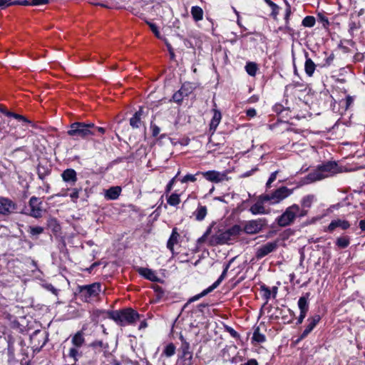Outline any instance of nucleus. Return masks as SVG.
I'll return each mask as SVG.
<instances>
[{
  "mask_svg": "<svg viewBox=\"0 0 365 365\" xmlns=\"http://www.w3.org/2000/svg\"><path fill=\"white\" fill-rule=\"evenodd\" d=\"M307 215V211L300 210V206L293 204L286 208L284 212L276 219L277 224L282 227L292 225L297 218H302Z\"/></svg>",
  "mask_w": 365,
  "mask_h": 365,
  "instance_id": "1",
  "label": "nucleus"
},
{
  "mask_svg": "<svg viewBox=\"0 0 365 365\" xmlns=\"http://www.w3.org/2000/svg\"><path fill=\"white\" fill-rule=\"evenodd\" d=\"M77 289L79 299L87 303H93L99 301L100 293L102 291L101 284L99 282L78 286Z\"/></svg>",
  "mask_w": 365,
  "mask_h": 365,
  "instance_id": "2",
  "label": "nucleus"
},
{
  "mask_svg": "<svg viewBox=\"0 0 365 365\" xmlns=\"http://www.w3.org/2000/svg\"><path fill=\"white\" fill-rule=\"evenodd\" d=\"M338 165L335 162H327L317 168V170L310 172L307 175V180L311 182L320 180L339 173Z\"/></svg>",
  "mask_w": 365,
  "mask_h": 365,
  "instance_id": "3",
  "label": "nucleus"
},
{
  "mask_svg": "<svg viewBox=\"0 0 365 365\" xmlns=\"http://www.w3.org/2000/svg\"><path fill=\"white\" fill-rule=\"evenodd\" d=\"M110 318L120 326H127L135 324L139 319L140 315L133 309L127 308L113 312Z\"/></svg>",
  "mask_w": 365,
  "mask_h": 365,
  "instance_id": "4",
  "label": "nucleus"
},
{
  "mask_svg": "<svg viewBox=\"0 0 365 365\" xmlns=\"http://www.w3.org/2000/svg\"><path fill=\"white\" fill-rule=\"evenodd\" d=\"M93 127V123H91L75 122L70 125V129L67 131V133L75 140L87 139L94 134L92 131Z\"/></svg>",
  "mask_w": 365,
  "mask_h": 365,
  "instance_id": "5",
  "label": "nucleus"
},
{
  "mask_svg": "<svg viewBox=\"0 0 365 365\" xmlns=\"http://www.w3.org/2000/svg\"><path fill=\"white\" fill-rule=\"evenodd\" d=\"M292 193V190L282 186L271 193L262 195V199L264 201L269 202L271 204H277L289 197Z\"/></svg>",
  "mask_w": 365,
  "mask_h": 365,
  "instance_id": "6",
  "label": "nucleus"
},
{
  "mask_svg": "<svg viewBox=\"0 0 365 365\" xmlns=\"http://www.w3.org/2000/svg\"><path fill=\"white\" fill-rule=\"evenodd\" d=\"M232 261H233V259H232L227 264H226L225 265L224 269H223L221 275L220 276V277L217 279V280L216 282H215L208 288L203 290L201 293L196 294V295L192 297L191 298H190L187 302V304L200 299L201 297L207 295L210 292H212L215 289H216L220 284V283L222 282V280L226 277L228 269L230 268V264Z\"/></svg>",
  "mask_w": 365,
  "mask_h": 365,
  "instance_id": "7",
  "label": "nucleus"
},
{
  "mask_svg": "<svg viewBox=\"0 0 365 365\" xmlns=\"http://www.w3.org/2000/svg\"><path fill=\"white\" fill-rule=\"evenodd\" d=\"M213 116L211 119L210 123V131L211 132L210 137L209 138V141L207 143V146L209 148H213L214 150H216L215 147H220L221 145H223V143H215L212 139V135L215 132L219 123L221 121L222 119V114L220 111H219L217 109H213Z\"/></svg>",
  "mask_w": 365,
  "mask_h": 365,
  "instance_id": "8",
  "label": "nucleus"
},
{
  "mask_svg": "<svg viewBox=\"0 0 365 365\" xmlns=\"http://www.w3.org/2000/svg\"><path fill=\"white\" fill-rule=\"evenodd\" d=\"M266 226V219L258 218L245 222L242 231L248 235H255L260 232Z\"/></svg>",
  "mask_w": 365,
  "mask_h": 365,
  "instance_id": "9",
  "label": "nucleus"
},
{
  "mask_svg": "<svg viewBox=\"0 0 365 365\" xmlns=\"http://www.w3.org/2000/svg\"><path fill=\"white\" fill-rule=\"evenodd\" d=\"M228 170L220 172L217 170H208L206 172H197V175H201L207 180L214 182L220 183L223 181H228L230 178L227 176Z\"/></svg>",
  "mask_w": 365,
  "mask_h": 365,
  "instance_id": "10",
  "label": "nucleus"
},
{
  "mask_svg": "<svg viewBox=\"0 0 365 365\" xmlns=\"http://www.w3.org/2000/svg\"><path fill=\"white\" fill-rule=\"evenodd\" d=\"M278 246L279 245L277 241L268 242L256 249L255 257L257 259H260L274 252L278 248Z\"/></svg>",
  "mask_w": 365,
  "mask_h": 365,
  "instance_id": "11",
  "label": "nucleus"
},
{
  "mask_svg": "<svg viewBox=\"0 0 365 365\" xmlns=\"http://www.w3.org/2000/svg\"><path fill=\"white\" fill-rule=\"evenodd\" d=\"M42 200L41 198L33 196L30 198L29 206L30 207L29 215L34 218H40L42 217Z\"/></svg>",
  "mask_w": 365,
  "mask_h": 365,
  "instance_id": "12",
  "label": "nucleus"
},
{
  "mask_svg": "<svg viewBox=\"0 0 365 365\" xmlns=\"http://www.w3.org/2000/svg\"><path fill=\"white\" fill-rule=\"evenodd\" d=\"M231 237L228 235L227 230H219L213 235L210 239V245H222L227 243L231 240Z\"/></svg>",
  "mask_w": 365,
  "mask_h": 365,
  "instance_id": "13",
  "label": "nucleus"
},
{
  "mask_svg": "<svg viewBox=\"0 0 365 365\" xmlns=\"http://www.w3.org/2000/svg\"><path fill=\"white\" fill-rule=\"evenodd\" d=\"M16 208L15 203L5 197H0V214L6 215H9Z\"/></svg>",
  "mask_w": 365,
  "mask_h": 365,
  "instance_id": "14",
  "label": "nucleus"
},
{
  "mask_svg": "<svg viewBox=\"0 0 365 365\" xmlns=\"http://www.w3.org/2000/svg\"><path fill=\"white\" fill-rule=\"evenodd\" d=\"M62 180L73 186L78 180L77 173L73 168H67L61 174Z\"/></svg>",
  "mask_w": 365,
  "mask_h": 365,
  "instance_id": "15",
  "label": "nucleus"
},
{
  "mask_svg": "<svg viewBox=\"0 0 365 365\" xmlns=\"http://www.w3.org/2000/svg\"><path fill=\"white\" fill-rule=\"evenodd\" d=\"M321 320V317L319 314H315L309 318H308L307 322H309L304 330L300 336V339H304L308 336V334L314 329L317 324Z\"/></svg>",
  "mask_w": 365,
  "mask_h": 365,
  "instance_id": "16",
  "label": "nucleus"
},
{
  "mask_svg": "<svg viewBox=\"0 0 365 365\" xmlns=\"http://www.w3.org/2000/svg\"><path fill=\"white\" fill-rule=\"evenodd\" d=\"M350 226L351 225L349 221L346 220L336 219L332 220L325 230L332 232L337 227H339L343 230H346L350 227Z\"/></svg>",
  "mask_w": 365,
  "mask_h": 365,
  "instance_id": "17",
  "label": "nucleus"
},
{
  "mask_svg": "<svg viewBox=\"0 0 365 365\" xmlns=\"http://www.w3.org/2000/svg\"><path fill=\"white\" fill-rule=\"evenodd\" d=\"M101 364L103 365H121V363L116 359L115 356L109 351V349L103 352Z\"/></svg>",
  "mask_w": 365,
  "mask_h": 365,
  "instance_id": "18",
  "label": "nucleus"
},
{
  "mask_svg": "<svg viewBox=\"0 0 365 365\" xmlns=\"http://www.w3.org/2000/svg\"><path fill=\"white\" fill-rule=\"evenodd\" d=\"M180 339L182 343L180 346V351L182 353L181 358L191 360L192 358V354L190 351V344L185 340L182 335L180 336Z\"/></svg>",
  "mask_w": 365,
  "mask_h": 365,
  "instance_id": "19",
  "label": "nucleus"
},
{
  "mask_svg": "<svg viewBox=\"0 0 365 365\" xmlns=\"http://www.w3.org/2000/svg\"><path fill=\"white\" fill-rule=\"evenodd\" d=\"M138 272L140 275L151 282H159L160 280L155 272L151 269L140 267L138 269Z\"/></svg>",
  "mask_w": 365,
  "mask_h": 365,
  "instance_id": "20",
  "label": "nucleus"
},
{
  "mask_svg": "<svg viewBox=\"0 0 365 365\" xmlns=\"http://www.w3.org/2000/svg\"><path fill=\"white\" fill-rule=\"evenodd\" d=\"M179 238L180 234L178 232V228L174 227L167 242V247L173 254L174 253V246L178 243Z\"/></svg>",
  "mask_w": 365,
  "mask_h": 365,
  "instance_id": "21",
  "label": "nucleus"
},
{
  "mask_svg": "<svg viewBox=\"0 0 365 365\" xmlns=\"http://www.w3.org/2000/svg\"><path fill=\"white\" fill-rule=\"evenodd\" d=\"M304 56H305L304 71L309 77H312L314 73L317 65L309 57V53L307 52H305Z\"/></svg>",
  "mask_w": 365,
  "mask_h": 365,
  "instance_id": "22",
  "label": "nucleus"
},
{
  "mask_svg": "<svg viewBox=\"0 0 365 365\" xmlns=\"http://www.w3.org/2000/svg\"><path fill=\"white\" fill-rule=\"evenodd\" d=\"M122 189L120 186H113L106 191L105 197L107 200H114L118 198Z\"/></svg>",
  "mask_w": 365,
  "mask_h": 365,
  "instance_id": "23",
  "label": "nucleus"
},
{
  "mask_svg": "<svg viewBox=\"0 0 365 365\" xmlns=\"http://www.w3.org/2000/svg\"><path fill=\"white\" fill-rule=\"evenodd\" d=\"M315 200L316 197L314 195H307L304 196L301 200L300 210L308 212V209L312 207Z\"/></svg>",
  "mask_w": 365,
  "mask_h": 365,
  "instance_id": "24",
  "label": "nucleus"
},
{
  "mask_svg": "<svg viewBox=\"0 0 365 365\" xmlns=\"http://www.w3.org/2000/svg\"><path fill=\"white\" fill-rule=\"evenodd\" d=\"M143 108L135 113L133 116L130 119V125L133 128H138L141 125V117L143 115Z\"/></svg>",
  "mask_w": 365,
  "mask_h": 365,
  "instance_id": "25",
  "label": "nucleus"
},
{
  "mask_svg": "<svg viewBox=\"0 0 365 365\" xmlns=\"http://www.w3.org/2000/svg\"><path fill=\"white\" fill-rule=\"evenodd\" d=\"M72 344L76 348L81 347L85 343L84 334L82 331H77L71 339Z\"/></svg>",
  "mask_w": 365,
  "mask_h": 365,
  "instance_id": "26",
  "label": "nucleus"
},
{
  "mask_svg": "<svg viewBox=\"0 0 365 365\" xmlns=\"http://www.w3.org/2000/svg\"><path fill=\"white\" fill-rule=\"evenodd\" d=\"M90 346L94 349L96 352H103L104 350L109 349V345L107 342H103L102 340H95Z\"/></svg>",
  "mask_w": 365,
  "mask_h": 365,
  "instance_id": "27",
  "label": "nucleus"
},
{
  "mask_svg": "<svg viewBox=\"0 0 365 365\" xmlns=\"http://www.w3.org/2000/svg\"><path fill=\"white\" fill-rule=\"evenodd\" d=\"M309 297V293H306V294L303 297H301L298 301V307L300 309V312L307 314L309 310V303L308 299Z\"/></svg>",
  "mask_w": 365,
  "mask_h": 365,
  "instance_id": "28",
  "label": "nucleus"
},
{
  "mask_svg": "<svg viewBox=\"0 0 365 365\" xmlns=\"http://www.w3.org/2000/svg\"><path fill=\"white\" fill-rule=\"evenodd\" d=\"M207 207L205 206L199 205L197 210L194 212L195 219L198 221H202L207 215Z\"/></svg>",
  "mask_w": 365,
  "mask_h": 365,
  "instance_id": "29",
  "label": "nucleus"
},
{
  "mask_svg": "<svg viewBox=\"0 0 365 365\" xmlns=\"http://www.w3.org/2000/svg\"><path fill=\"white\" fill-rule=\"evenodd\" d=\"M191 15L195 21H201L203 19V10L198 6L191 8Z\"/></svg>",
  "mask_w": 365,
  "mask_h": 365,
  "instance_id": "30",
  "label": "nucleus"
},
{
  "mask_svg": "<svg viewBox=\"0 0 365 365\" xmlns=\"http://www.w3.org/2000/svg\"><path fill=\"white\" fill-rule=\"evenodd\" d=\"M226 230L232 240L241 234L242 232V228L239 225H235Z\"/></svg>",
  "mask_w": 365,
  "mask_h": 365,
  "instance_id": "31",
  "label": "nucleus"
},
{
  "mask_svg": "<svg viewBox=\"0 0 365 365\" xmlns=\"http://www.w3.org/2000/svg\"><path fill=\"white\" fill-rule=\"evenodd\" d=\"M259 290L261 292H262V297L264 299L265 303L267 304L269 302V300L271 298H272L270 288L265 285L264 284H262L260 285Z\"/></svg>",
  "mask_w": 365,
  "mask_h": 365,
  "instance_id": "32",
  "label": "nucleus"
},
{
  "mask_svg": "<svg viewBox=\"0 0 365 365\" xmlns=\"http://www.w3.org/2000/svg\"><path fill=\"white\" fill-rule=\"evenodd\" d=\"M250 211L253 215L264 214L266 212L265 208L261 202H256L252 205L250 208Z\"/></svg>",
  "mask_w": 365,
  "mask_h": 365,
  "instance_id": "33",
  "label": "nucleus"
},
{
  "mask_svg": "<svg viewBox=\"0 0 365 365\" xmlns=\"http://www.w3.org/2000/svg\"><path fill=\"white\" fill-rule=\"evenodd\" d=\"M350 244V238L348 236L338 237L336 240V245L340 249L347 247Z\"/></svg>",
  "mask_w": 365,
  "mask_h": 365,
  "instance_id": "34",
  "label": "nucleus"
},
{
  "mask_svg": "<svg viewBox=\"0 0 365 365\" xmlns=\"http://www.w3.org/2000/svg\"><path fill=\"white\" fill-rule=\"evenodd\" d=\"M167 197V202L171 206H177L180 203V195L176 192H173Z\"/></svg>",
  "mask_w": 365,
  "mask_h": 365,
  "instance_id": "35",
  "label": "nucleus"
},
{
  "mask_svg": "<svg viewBox=\"0 0 365 365\" xmlns=\"http://www.w3.org/2000/svg\"><path fill=\"white\" fill-rule=\"evenodd\" d=\"M175 346L173 343H170L168 345H166L163 349V355H164L166 357H171L173 356L175 353Z\"/></svg>",
  "mask_w": 365,
  "mask_h": 365,
  "instance_id": "36",
  "label": "nucleus"
},
{
  "mask_svg": "<svg viewBox=\"0 0 365 365\" xmlns=\"http://www.w3.org/2000/svg\"><path fill=\"white\" fill-rule=\"evenodd\" d=\"M247 73L251 76H255L257 71V65L254 62H248L245 66Z\"/></svg>",
  "mask_w": 365,
  "mask_h": 365,
  "instance_id": "37",
  "label": "nucleus"
},
{
  "mask_svg": "<svg viewBox=\"0 0 365 365\" xmlns=\"http://www.w3.org/2000/svg\"><path fill=\"white\" fill-rule=\"evenodd\" d=\"M179 91L182 93V96H188L192 92L193 87L192 83L187 82L182 84Z\"/></svg>",
  "mask_w": 365,
  "mask_h": 365,
  "instance_id": "38",
  "label": "nucleus"
},
{
  "mask_svg": "<svg viewBox=\"0 0 365 365\" xmlns=\"http://www.w3.org/2000/svg\"><path fill=\"white\" fill-rule=\"evenodd\" d=\"M252 339L257 343H262L265 341L266 337L259 332V328L257 327L255 329Z\"/></svg>",
  "mask_w": 365,
  "mask_h": 365,
  "instance_id": "39",
  "label": "nucleus"
},
{
  "mask_svg": "<svg viewBox=\"0 0 365 365\" xmlns=\"http://www.w3.org/2000/svg\"><path fill=\"white\" fill-rule=\"evenodd\" d=\"M47 225L50 227L53 232H58L61 230L60 225L55 218H50L47 222Z\"/></svg>",
  "mask_w": 365,
  "mask_h": 365,
  "instance_id": "40",
  "label": "nucleus"
},
{
  "mask_svg": "<svg viewBox=\"0 0 365 365\" xmlns=\"http://www.w3.org/2000/svg\"><path fill=\"white\" fill-rule=\"evenodd\" d=\"M44 232V228L40 226H30L28 229V232L31 236H38Z\"/></svg>",
  "mask_w": 365,
  "mask_h": 365,
  "instance_id": "41",
  "label": "nucleus"
},
{
  "mask_svg": "<svg viewBox=\"0 0 365 365\" xmlns=\"http://www.w3.org/2000/svg\"><path fill=\"white\" fill-rule=\"evenodd\" d=\"M316 20L315 18L312 16H307L302 20V25L305 27H313L315 24Z\"/></svg>",
  "mask_w": 365,
  "mask_h": 365,
  "instance_id": "42",
  "label": "nucleus"
},
{
  "mask_svg": "<svg viewBox=\"0 0 365 365\" xmlns=\"http://www.w3.org/2000/svg\"><path fill=\"white\" fill-rule=\"evenodd\" d=\"M9 117H12L18 120H22L24 122L28 123L29 124H31L34 126V124L31 120H29L25 116L21 115L20 114H17V113L11 112V113L9 114Z\"/></svg>",
  "mask_w": 365,
  "mask_h": 365,
  "instance_id": "43",
  "label": "nucleus"
},
{
  "mask_svg": "<svg viewBox=\"0 0 365 365\" xmlns=\"http://www.w3.org/2000/svg\"><path fill=\"white\" fill-rule=\"evenodd\" d=\"M179 172L178 173V174L174 177L167 184L166 187H165V194L168 196V195L171 192V190H173V185L175 184V179L177 178V176L179 175Z\"/></svg>",
  "mask_w": 365,
  "mask_h": 365,
  "instance_id": "44",
  "label": "nucleus"
},
{
  "mask_svg": "<svg viewBox=\"0 0 365 365\" xmlns=\"http://www.w3.org/2000/svg\"><path fill=\"white\" fill-rule=\"evenodd\" d=\"M82 190V188H73L72 192L70 194V197L71 198L72 201L76 202L77 200L79 198V193Z\"/></svg>",
  "mask_w": 365,
  "mask_h": 365,
  "instance_id": "45",
  "label": "nucleus"
},
{
  "mask_svg": "<svg viewBox=\"0 0 365 365\" xmlns=\"http://www.w3.org/2000/svg\"><path fill=\"white\" fill-rule=\"evenodd\" d=\"M92 131L94 133L93 136L97 135V136H101L106 133V128L103 127H98L96 126L93 123V127L92 128Z\"/></svg>",
  "mask_w": 365,
  "mask_h": 365,
  "instance_id": "46",
  "label": "nucleus"
},
{
  "mask_svg": "<svg viewBox=\"0 0 365 365\" xmlns=\"http://www.w3.org/2000/svg\"><path fill=\"white\" fill-rule=\"evenodd\" d=\"M196 175H197V173L195 175L187 174L181 179L180 181L182 183H185L187 182H195L197 180L195 177Z\"/></svg>",
  "mask_w": 365,
  "mask_h": 365,
  "instance_id": "47",
  "label": "nucleus"
},
{
  "mask_svg": "<svg viewBox=\"0 0 365 365\" xmlns=\"http://www.w3.org/2000/svg\"><path fill=\"white\" fill-rule=\"evenodd\" d=\"M147 24L149 26V27L150 28L151 31L155 34V36L158 38H161V36H160V31H158V26L155 24H153V23L148 22V21H147Z\"/></svg>",
  "mask_w": 365,
  "mask_h": 365,
  "instance_id": "48",
  "label": "nucleus"
},
{
  "mask_svg": "<svg viewBox=\"0 0 365 365\" xmlns=\"http://www.w3.org/2000/svg\"><path fill=\"white\" fill-rule=\"evenodd\" d=\"M278 173H279V171L277 170V171L273 172L270 175V176H269V179H268V180H267V183H266V187L267 188L271 187V184L276 180L277 175Z\"/></svg>",
  "mask_w": 365,
  "mask_h": 365,
  "instance_id": "49",
  "label": "nucleus"
},
{
  "mask_svg": "<svg viewBox=\"0 0 365 365\" xmlns=\"http://www.w3.org/2000/svg\"><path fill=\"white\" fill-rule=\"evenodd\" d=\"M68 356L73 358L74 361H77V356H79L78 348L76 346L71 348L69 350Z\"/></svg>",
  "mask_w": 365,
  "mask_h": 365,
  "instance_id": "50",
  "label": "nucleus"
},
{
  "mask_svg": "<svg viewBox=\"0 0 365 365\" xmlns=\"http://www.w3.org/2000/svg\"><path fill=\"white\" fill-rule=\"evenodd\" d=\"M13 0H0V9H4L6 7L14 5Z\"/></svg>",
  "mask_w": 365,
  "mask_h": 365,
  "instance_id": "51",
  "label": "nucleus"
},
{
  "mask_svg": "<svg viewBox=\"0 0 365 365\" xmlns=\"http://www.w3.org/2000/svg\"><path fill=\"white\" fill-rule=\"evenodd\" d=\"M185 97V96H182V93H180V91H178L175 92L173 96V99L176 103H180L182 102L183 98Z\"/></svg>",
  "mask_w": 365,
  "mask_h": 365,
  "instance_id": "52",
  "label": "nucleus"
},
{
  "mask_svg": "<svg viewBox=\"0 0 365 365\" xmlns=\"http://www.w3.org/2000/svg\"><path fill=\"white\" fill-rule=\"evenodd\" d=\"M210 232H211V227H210L207 230V231L204 233V235L197 240V243L199 245L204 243L205 242L206 239L207 238V237L209 236V235L210 234Z\"/></svg>",
  "mask_w": 365,
  "mask_h": 365,
  "instance_id": "53",
  "label": "nucleus"
},
{
  "mask_svg": "<svg viewBox=\"0 0 365 365\" xmlns=\"http://www.w3.org/2000/svg\"><path fill=\"white\" fill-rule=\"evenodd\" d=\"M150 130L152 132V135L153 137H157L160 132V128L155 124H153V123H151L150 124Z\"/></svg>",
  "mask_w": 365,
  "mask_h": 365,
  "instance_id": "54",
  "label": "nucleus"
},
{
  "mask_svg": "<svg viewBox=\"0 0 365 365\" xmlns=\"http://www.w3.org/2000/svg\"><path fill=\"white\" fill-rule=\"evenodd\" d=\"M225 330L233 337L235 339L240 338V334L232 327L226 326Z\"/></svg>",
  "mask_w": 365,
  "mask_h": 365,
  "instance_id": "55",
  "label": "nucleus"
},
{
  "mask_svg": "<svg viewBox=\"0 0 365 365\" xmlns=\"http://www.w3.org/2000/svg\"><path fill=\"white\" fill-rule=\"evenodd\" d=\"M270 7L272 9L271 15L274 19H276L279 14V7L274 3Z\"/></svg>",
  "mask_w": 365,
  "mask_h": 365,
  "instance_id": "56",
  "label": "nucleus"
},
{
  "mask_svg": "<svg viewBox=\"0 0 365 365\" xmlns=\"http://www.w3.org/2000/svg\"><path fill=\"white\" fill-rule=\"evenodd\" d=\"M284 1L286 4V6H287L285 16H284V20H285V23H287V21H289V18L291 14V6L287 0H284Z\"/></svg>",
  "mask_w": 365,
  "mask_h": 365,
  "instance_id": "57",
  "label": "nucleus"
},
{
  "mask_svg": "<svg viewBox=\"0 0 365 365\" xmlns=\"http://www.w3.org/2000/svg\"><path fill=\"white\" fill-rule=\"evenodd\" d=\"M153 289H154L155 292H156V293H157V296H158V297H159V298H160V297H161L163 295V294H164V290H163V289L161 287H160L159 285H157V284L153 285Z\"/></svg>",
  "mask_w": 365,
  "mask_h": 365,
  "instance_id": "58",
  "label": "nucleus"
},
{
  "mask_svg": "<svg viewBox=\"0 0 365 365\" xmlns=\"http://www.w3.org/2000/svg\"><path fill=\"white\" fill-rule=\"evenodd\" d=\"M49 0H32L31 4L33 6L43 5L48 4Z\"/></svg>",
  "mask_w": 365,
  "mask_h": 365,
  "instance_id": "59",
  "label": "nucleus"
},
{
  "mask_svg": "<svg viewBox=\"0 0 365 365\" xmlns=\"http://www.w3.org/2000/svg\"><path fill=\"white\" fill-rule=\"evenodd\" d=\"M246 115L249 118H253L257 115L256 110L255 108H249L246 110Z\"/></svg>",
  "mask_w": 365,
  "mask_h": 365,
  "instance_id": "60",
  "label": "nucleus"
},
{
  "mask_svg": "<svg viewBox=\"0 0 365 365\" xmlns=\"http://www.w3.org/2000/svg\"><path fill=\"white\" fill-rule=\"evenodd\" d=\"M279 29L283 30L285 33H287L289 34H292V31H293L292 29L289 26V21H287V23H285V26L283 29L279 28Z\"/></svg>",
  "mask_w": 365,
  "mask_h": 365,
  "instance_id": "61",
  "label": "nucleus"
},
{
  "mask_svg": "<svg viewBox=\"0 0 365 365\" xmlns=\"http://www.w3.org/2000/svg\"><path fill=\"white\" fill-rule=\"evenodd\" d=\"M0 112L9 117V114L11 113V111H9L7 108L1 105H0Z\"/></svg>",
  "mask_w": 365,
  "mask_h": 365,
  "instance_id": "62",
  "label": "nucleus"
},
{
  "mask_svg": "<svg viewBox=\"0 0 365 365\" xmlns=\"http://www.w3.org/2000/svg\"><path fill=\"white\" fill-rule=\"evenodd\" d=\"M241 365H258V363H257V360L252 359L248 360L246 363H244Z\"/></svg>",
  "mask_w": 365,
  "mask_h": 365,
  "instance_id": "63",
  "label": "nucleus"
},
{
  "mask_svg": "<svg viewBox=\"0 0 365 365\" xmlns=\"http://www.w3.org/2000/svg\"><path fill=\"white\" fill-rule=\"evenodd\" d=\"M359 226L361 231H365V218L359 221Z\"/></svg>",
  "mask_w": 365,
  "mask_h": 365,
  "instance_id": "64",
  "label": "nucleus"
}]
</instances>
